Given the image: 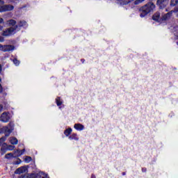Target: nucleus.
I'll list each match as a JSON object with an SVG mask.
<instances>
[{"label":"nucleus","instance_id":"nucleus-1","mask_svg":"<svg viewBox=\"0 0 178 178\" xmlns=\"http://www.w3.org/2000/svg\"><path fill=\"white\" fill-rule=\"evenodd\" d=\"M155 8V4L152 2H149L145 6H142L139 9V12H140V17H145L148 13H151L152 10Z\"/></svg>","mask_w":178,"mask_h":178},{"label":"nucleus","instance_id":"nucleus-2","mask_svg":"<svg viewBox=\"0 0 178 178\" xmlns=\"http://www.w3.org/2000/svg\"><path fill=\"white\" fill-rule=\"evenodd\" d=\"M13 123L10 122L8 127H3L1 130L4 133L6 137H9L10 133L13 131Z\"/></svg>","mask_w":178,"mask_h":178},{"label":"nucleus","instance_id":"nucleus-3","mask_svg":"<svg viewBox=\"0 0 178 178\" xmlns=\"http://www.w3.org/2000/svg\"><path fill=\"white\" fill-rule=\"evenodd\" d=\"M16 28L14 27H10L5 31H3L2 35L4 37H9V35H12L13 34H15L16 33Z\"/></svg>","mask_w":178,"mask_h":178},{"label":"nucleus","instance_id":"nucleus-4","mask_svg":"<svg viewBox=\"0 0 178 178\" xmlns=\"http://www.w3.org/2000/svg\"><path fill=\"white\" fill-rule=\"evenodd\" d=\"M15 9V6L10 4L3 5L0 7V13L2 12H9L10 10H13Z\"/></svg>","mask_w":178,"mask_h":178},{"label":"nucleus","instance_id":"nucleus-5","mask_svg":"<svg viewBox=\"0 0 178 178\" xmlns=\"http://www.w3.org/2000/svg\"><path fill=\"white\" fill-rule=\"evenodd\" d=\"M10 119V116L9 115V113L7 112L3 113L0 117L1 122H3V123H8Z\"/></svg>","mask_w":178,"mask_h":178},{"label":"nucleus","instance_id":"nucleus-6","mask_svg":"<svg viewBox=\"0 0 178 178\" xmlns=\"http://www.w3.org/2000/svg\"><path fill=\"white\" fill-rule=\"evenodd\" d=\"M0 49L4 52H8L9 51H13V49H15V47H13V45L3 46L2 44H0Z\"/></svg>","mask_w":178,"mask_h":178},{"label":"nucleus","instance_id":"nucleus-7","mask_svg":"<svg viewBox=\"0 0 178 178\" xmlns=\"http://www.w3.org/2000/svg\"><path fill=\"white\" fill-rule=\"evenodd\" d=\"M156 5L160 9H163V8H166V5H168V0H157Z\"/></svg>","mask_w":178,"mask_h":178},{"label":"nucleus","instance_id":"nucleus-8","mask_svg":"<svg viewBox=\"0 0 178 178\" xmlns=\"http://www.w3.org/2000/svg\"><path fill=\"white\" fill-rule=\"evenodd\" d=\"M21 27H27V22L24 20L19 21L17 25L15 26V29L19 31Z\"/></svg>","mask_w":178,"mask_h":178},{"label":"nucleus","instance_id":"nucleus-9","mask_svg":"<svg viewBox=\"0 0 178 178\" xmlns=\"http://www.w3.org/2000/svg\"><path fill=\"white\" fill-rule=\"evenodd\" d=\"M174 12H175V11L171 10V11H170L169 13L165 14L164 15H163L162 19H163V20H168V19H169L170 17H172V15H173V13H174Z\"/></svg>","mask_w":178,"mask_h":178},{"label":"nucleus","instance_id":"nucleus-10","mask_svg":"<svg viewBox=\"0 0 178 178\" xmlns=\"http://www.w3.org/2000/svg\"><path fill=\"white\" fill-rule=\"evenodd\" d=\"M74 129H75V130H78V131H81V130H84V125L81 124H75L74 125Z\"/></svg>","mask_w":178,"mask_h":178},{"label":"nucleus","instance_id":"nucleus-11","mask_svg":"<svg viewBox=\"0 0 178 178\" xmlns=\"http://www.w3.org/2000/svg\"><path fill=\"white\" fill-rule=\"evenodd\" d=\"M26 171H27V168H26V167H21L17 169L15 173L20 175L22 173H25V172Z\"/></svg>","mask_w":178,"mask_h":178},{"label":"nucleus","instance_id":"nucleus-12","mask_svg":"<svg viewBox=\"0 0 178 178\" xmlns=\"http://www.w3.org/2000/svg\"><path fill=\"white\" fill-rule=\"evenodd\" d=\"M32 177L33 178H49L48 177V175H46V174H42V175H34L33 174L31 175Z\"/></svg>","mask_w":178,"mask_h":178},{"label":"nucleus","instance_id":"nucleus-13","mask_svg":"<svg viewBox=\"0 0 178 178\" xmlns=\"http://www.w3.org/2000/svg\"><path fill=\"white\" fill-rule=\"evenodd\" d=\"M8 24L10 26V27H15V26H17V24H16V20L15 19L8 20Z\"/></svg>","mask_w":178,"mask_h":178},{"label":"nucleus","instance_id":"nucleus-14","mask_svg":"<svg viewBox=\"0 0 178 178\" xmlns=\"http://www.w3.org/2000/svg\"><path fill=\"white\" fill-rule=\"evenodd\" d=\"M70 140H75V141H79V136H77V134H72L69 136Z\"/></svg>","mask_w":178,"mask_h":178},{"label":"nucleus","instance_id":"nucleus-15","mask_svg":"<svg viewBox=\"0 0 178 178\" xmlns=\"http://www.w3.org/2000/svg\"><path fill=\"white\" fill-rule=\"evenodd\" d=\"M25 151L26 149H24L22 150L17 149V151H15V154H16V156H22V155L24 154Z\"/></svg>","mask_w":178,"mask_h":178},{"label":"nucleus","instance_id":"nucleus-16","mask_svg":"<svg viewBox=\"0 0 178 178\" xmlns=\"http://www.w3.org/2000/svg\"><path fill=\"white\" fill-rule=\"evenodd\" d=\"M10 144H12L13 145H17L18 140L17 138H15V137H12L10 138Z\"/></svg>","mask_w":178,"mask_h":178},{"label":"nucleus","instance_id":"nucleus-17","mask_svg":"<svg viewBox=\"0 0 178 178\" xmlns=\"http://www.w3.org/2000/svg\"><path fill=\"white\" fill-rule=\"evenodd\" d=\"M159 17H161V13H156L153 17L152 19L153 20H155L156 22H158V20H159Z\"/></svg>","mask_w":178,"mask_h":178},{"label":"nucleus","instance_id":"nucleus-18","mask_svg":"<svg viewBox=\"0 0 178 178\" xmlns=\"http://www.w3.org/2000/svg\"><path fill=\"white\" fill-rule=\"evenodd\" d=\"M72 128H68L64 131V134L66 137H69L70 134H72Z\"/></svg>","mask_w":178,"mask_h":178},{"label":"nucleus","instance_id":"nucleus-19","mask_svg":"<svg viewBox=\"0 0 178 178\" xmlns=\"http://www.w3.org/2000/svg\"><path fill=\"white\" fill-rule=\"evenodd\" d=\"M10 60H12V62H13L14 65H15V66H19L20 65V61L19 60H17V58H10Z\"/></svg>","mask_w":178,"mask_h":178},{"label":"nucleus","instance_id":"nucleus-20","mask_svg":"<svg viewBox=\"0 0 178 178\" xmlns=\"http://www.w3.org/2000/svg\"><path fill=\"white\" fill-rule=\"evenodd\" d=\"M56 102L57 106H60V105H62V100L60 99V97H57L56 99Z\"/></svg>","mask_w":178,"mask_h":178},{"label":"nucleus","instance_id":"nucleus-21","mask_svg":"<svg viewBox=\"0 0 178 178\" xmlns=\"http://www.w3.org/2000/svg\"><path fill=\"white\" fill-rule=\"evenodd\" d=\"M6 159H10V158H15V156H13V154L9 153L5 155Z\"/></svg>","mask_w":178,"mask_h":178},{"label":"nucleus","instance_id":"nucleus-22","mask_svg":"<svg viewBox=\"0 0 178 178\" xmlns=\"http://www.w3.org/2000/svg\"><path fill=\"white\" fill-rule=\"evenodd\" d=\"M178 3V0H171L170 6H176Z\"/></svg>","mask_w":178,"mask_h":178},{"label":"nucleus","instance_id":"nucleus-23","mask_svg":"<svg viewBox=\"0 0 178 178\" xmlns=\"http://www.w3.org/2000/svg\"><path fill=\"white\" fill-rule=\"evenodd\" d=\"M24 161L26 163H29V162H31L32 159L31 156H27L25 157Z\"/></svg>","mask_w":178,"mask_h":178},{"label":"nucleus","instance_id":"nucleus-24","mask_svg":"<svg viewBox=\"0 0 178 178\" xmlns=\"http://www.w3.org/2000/svg\"><path fill=\"white\" fill-rule=\"evenodd\" d=\"M145 0H136L134 1L135 5H139V3H143Z\"/></svg>","mask_w":178,"mask_h":178},{"label":"nucleus","instance_id":"nucleus-25","mask_svg":"<svg viewBox=\"0 0 178 178\" xmlns=\"http://www.w3.org/2000/svg\"><path fill=\"white\" fill-rule=\"evenodd\" d=\"M0 152L1 155H4V154H6V149L4 147H1Z\"/></svg>","mask_w":178,"mask_h":178},{"label":"nucleus","instance_id":"nucleus-26","mask_svg":"<svg viewBox=\"0 0 178 178\" xmlns=\"http://www.w3.org/2000/svg\"><path fill=\"white\" fill-rule=\"evenodd\" d=\"M8 149H9V151H13V149H15V146H13V145H8Z\"/></svg>","mask_w":178,"mask_h":178},{"label":"nucleus","instance_id":"nucleus-27","mask_svg":"<svg viewBox=\"0 0 178 178\" xmlns=\"http://www.w3.org/2000/svg\"><path fill=\"white\" fill-rule=\"evenodd\" d=\"M5 138H0V147L2 145V143L5 141Z\"/></svg>","mask_w":178,"mask_h":178},{"label":"nucleus","instance_id":"nucleus-28","mask_svg":"<svg viewBox=\"0 0 178 178\" xmlns=\"http://www.w3.org/2000/svg\"><path fill=\"white\" fill-rule=\"evenodd\" d=\"M3 23V19L0 17V24H2ZM2 30V26L0 25V31Z\"/></svg>","mask_w":178,"mask_h":178},{"label":"nucleus","instance_id":"nucleus-29","mask_svg":"<svg viewBox=\"0 0 178 178\" xmlns=\"http://www.w3.org/2000/svg\"><path fill=\"white\" fill-rule=\"evenodd\" d=\"M18 178H29V176L26 175H22Z\"/></svg>","mask_w":178,"mask_h":178},{"label":"nucleus","instance_id":"nucleus-30","mask_svg":"<svg viewBox=\"0 0 178 178\" xmlns=\"http://www.w3.org/2000/svg\"><path fill=\"white\" fill-rule=\"evenodd\" d=\"M3 92V88H2V85H1L0 83V92Z\"/></svg>","mask_w":178,"mask_h":178},{"label":"nucleus","instance_id":"nucleus-31","mask_svg":"<svg viewBox=\"0 0 178 178\" xmlns=\"http://www.w3.org/2000/svg\"><path fill=\"white\" fill-rule=\"evenodd\" d=\"M3 41H4L3 37L0 36V42H3Z\"/></svg>","mask_w":178,"mask_h":178},{"label":"nucleus","instance_id":"nucleus-32","mask_svg":"<svg viewBox=\"0 0 178 178\" xmlns=\"http://www.w3.org/2000/svg\"><path fill=\"white\" fill-rule=\"evenodd\" d=\"M5 3V1L0 0V5H3Z\"/></svg>","mask_w":178,"mask_h":178},{"label":"nucleus","instance_id":"nucleus-33","mask_svg":"<svg viewBox=\"0 0 178 178\" xmlns=\"http://www.w3.org/2000/svg\"><path fill=\"white\" fill-rule=\"evenodd\" d=\"M2 109H3V107L2 106V105H0V112H2Z\"/></svg>","mask_w":178,"mask_h":178},{"label":"nucleus","instance_id":"nucleus-34","mask_svg":"<svg viewBox=\"0 0 178 178\" xmlns=\"http://www.w3.org/2000/svg\"><path fill=\"white\" fill-rule=\"evenodd\" d=\"M2 72V65L0 64V73Z\"/></svg>","mask_w":178,"mask_h":178},{"label":"nucleus","instance_id":"nucleus-35","mask_svg":"<svg viewBox=\"0 0 178 178\" xmlns=\"http://www.w3.org/2000/svg\"><path fill=\"white\" fill-rule=\"evenodd\" d=\"M142 172H147V168H142Z\"/></svg>","mask_w":178,"mask_h":178},{"label":"nucleus","instance_id":"nucleus-36","mask_svg":"<svg viewBox=\"0 0 178 178\" xmlns=\"http://www.w3.org/2000/svg\"><path fill=\"white\" fill-rule=\"evenodd\" d=\"M91 178H95V175H94V174H92V175H91Z\"/></svg>","mask_w":178,"mask_h":178},{"label":"nucleus","instance_id":"nucleus-37","mask_svg":"<svg viewBox=\"0 0 178 178\" xmlns=\"http://www.w3.org/2000/svg\"><path fill=\"white\" fill-rule=\"evenodd\" d=\"M125 175H126V172H122V176H125Z\"/></svg>","mask_w":178,"mask_h":178},{"label":"nucleus","instance_id":"nucleus-38","mask_svg":"<svg viewBox=\"0 0 178 178\" xmlns=\"http://www.w3.org/2000/svg\"><path fill=\"white\" fill-rule=\"evenodd\" d=\"M81 61L83 62V63H84V60H81Z\"/></svg>","mask_w":178,"mask_h":178},{"label":"nucleus","instance_id":"nucleus-39","mask_svg":"<svg viewBox=\"0 0 178 178\" xmlns=\"http://www.w3.org/2000/svg\"><path fill=\"white\" fill-rule=\"evenodd\" d=\"M165 11L168 12V9H166Z\"/></svg>","mask_w":178,"mask_h":178}]
</instances>
